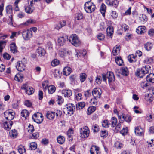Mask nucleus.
<instances>
[{
	"label": "nucleus",
	"instance_id": "5",
	"mask_svg": "<svg viewBox=\"0 0 154 154\" xmlns=\"http://www.w3.org/2000/svg\"><path fill=\"white\" fill-rule=\"evenodd\" d=\"M80 133L82 137H88L89 134V130L88 127L87 126H85L83 128H81Z\"/></svg>",
	"mask_w": 154,
	"mask_h": 154
},
{
	"label": "nucleus",
	"instance_id": "35",
	"mask_svg": "<svg viewBox=\"0 0 154 154\" xmlns=\"http://www.w3.org/2000/svg\"><path fill=\"white\" fill-rule=\"evenodd\" d=\"M118 119H119V122L118 124H116V126L115 127L116 128V129L119 130L120 129L121 127V123H122L123 122H122V116H118Z\"/></svg>",
	"mask_w": 154,
	"mask_h": 154
},
{
	"label": "nucleus",
	"instance_id": "32",
	"mask_svg": "<svg viewBox=\"0 0 154 154\" xmlns=\"http://www.w3.org/2000/svg\"><path fill=\"white\" fill-rule=\"evenodd\" d=\"M115 61L116 64L119 66H122L123 63V60L120 56L115 58Z\"/></svg>",
	"mask_w": 154,
	"mask_h": 154
},
{
	"label": "nucleus",
	"instance_id": "55",
	"mask_svg": "<svg viewBox=\"0 0 154 154\" xmlns=\"http://www.w3.org/2000/svg\"><path fill=\"white\" fill-rule=\"evenodd\" d=\"M59 61L57 59L52 60L51 63V65L53 66H55L59 64Z\"/></svg>",
	"mask_w": 154,
	"mask_h": 154
},
{
	"label": "nucleus",
	"instance_id": "63",
	"mask_svg": "<svg viewBox=\"0 0 154 154\" xmlns=\"http://www.w3.org/2000/svg\"><path fill=\"white\" fill-rule=\"evenodd\" d=\"M24 105L28 107L32 106V103L29 100H26L24 102Z\"/></svg>",
	"mask_w": 154,
	"mask_h": 154
},
{
	"label": "nucleus",
	"instance_id": "8",
	"mask_svg": "<svg viewBox=\"0 0 154 154\" xmlns=\"http://www.w3.org/2000/svg\"><path fill=\"white\" fill-rule=\"evenodd\" d=\"M66 108L68 114L71 116L73 114L75 109L73 104L70 103L67 104L66 106Z\"/></svg>",
	"mask_w": 154,
	"mask_h": 154
},
{
	"label": "nucleus",
	"instance_id": "37",
	"mask_svg": "<svg viewBox=\"0 0 154 154\" xmlns=\"http://www.w3.org/2000/svg\"><path fill=\"white\" fill-rule=\"evenodd\" d=\"M120 46L119 45H116L113 48L112 53L114 56L117 55L120 50Z\"/></svg>",
	"mask_w": 154,
	"mask_h": 154
},
{
	"label": "nucleus",
	"instance_id": "12",
	"mask_svg": "<svg viewBox=\"0 0 154 154\" xmlns=\"http://www.w3.org/2000/svg\"><path fill=\"white\" fill-rule=\"evenodd\" d=\"M99 149V148L97 146L93 145L90 149V153L91 154H100Z\"/></svg>",
	"mask_w": 154,
	"mask_h": 154
},
{
	"label": "nucleus",
	"instance_id": "33",
	"mask_svg": "<svg viewBox=\"0 0 154 154\" xmlns=\"http://www.w3.org/2000/svg\"><path fill=\"white\" fill-rule=\"evenodd\" d=\"M66 24V22L65 20H63L62 22L56 25L55 26L56 29L59 30L62 27L64 26Z\"/></svg>",
	"mask_w": 154,
	"mask_h": 154
},
{
	"label": "nucleus",
	"instance_id": "2",
	"mask_svg": "<svg viewBox=\"0 0 154 154\" xmlns=\"http://www.w3.org/2000/svg\"><path fill=\"white\" fill-rule=\"evenodd\" d=\"M69 41L72 45L75 46H78L81 42L78 36L75 34H72L68 38Z\"/></svg>",
	"mask_w": 154,
	"mask_h": 154
},
{
	"label": "nucleus",
	"instance_id": "6",
	"mask_svg": "<svg viewBox=\"0 0 154 154\" xmlns=\"http://www.w3.org/2000/svg\"><path fill=\"white\" fill-rule=\"evenodd\" d=\"M32 32L29 30H24L22 33L23 39L25 40H28L32 36Z\"/></svg>",
	"mask_w": 154,
	"mask_h": 154
},
{
	"label": "nucleus",
	"instance_id": "64",
	"mask_svg": "<svg viewBox=\"0 0 154 154\" xmlns=\"http://www.w3.org/2000/svg\"><path fill=\"white\" fill-rule=\"evenodd\" d=\"M77 75H72L69 77L70 81L72 82L75 81L76 80Z\"/></svg>",
	"mask_w": 154,
	"mask_h": 154
},
{
	"label": "nucleus",
	"instance_id": "47",
	"mask_svg": "<svg viewBox=\"0 0 154 154\" xmlns=\"http://www.w3.org/2000/svg\"><path fill=\"white\" fill-rule=\"evenodd\" d=\"M87 75L85 73H81L80 75V80L81 82H83L85 80Z\"/></svg>",
	"mask_w": 154,
	"mask_h": 154
},
{
	"label": "nucleus",
	"instance_id": "42",
	"mask_svg": "<svg viewBox=\"0 0 154 154\" xmlns=\"http://www.w3.org/2000/svg\"><path fill=\"white\" fill-rule=\"evenodd\" d=\"M145 99L146 101L151 102L152 101L153 99L151 94H147L145 95Z\"/></svg>",
	"mask_w": 154,
	"mask_h": 154
},
{
	"label": "nucleus",
	"instance_id": "9",
	"mask_svg": "<svg viewBox=\"0 0 154 154\" xmlns=\"http://www.w3.org/2000/svg\"><path fill=\"white\" fill-rule=\"evenodd\" d=\"M15 113L14 112L6 111L4 113V116L6 119L9 121L13 119Z\"/></svg>",
	"mask_w": 154,
	"mask_h": 154
},
{
	"label": "nucleus",
	"instance_id": "11",
	"mask_svg": "<svg viewBox=\"0 0 154 154\" xmlns=\"http://www.w3.org/2000/svg\"><path fill=\"white\" fill-rule=\"evenodd\" d=\"M16 68L19 71H24L25 68V63H23L22 61H19L17 63Z\"/></svg>",
	"mask_w": 154,
	"mask_h": 154
},
{
	"label": "nucleus",
	"instance_id": "51",
	"mask_svg": "<svg viewBox=\"0 0 154 154\" xmlns=\"http://www.w3.org/2000/svg\"><path fill=\"white\" fill-rule=\"evenodd\" d=\"M6 12L7 14L12 15V9L11 5H9L6 7Z\"/></svg>",
	"mask_w": 154,
	"mask_h": 154
},
{
	"label": "nucleus",
	"instance_id": "25",
	"mask_svg": "<svg viewBox=\"0 0 154 154\" xmlns=\"http://www.w3.org/2000/svg\"><path fill=\"white\" fill-rule=\"evenodd\" d=\"M25 12L28 14H31L32 13L34 10V8L32 6L28 5L27 6H25Z\"/></svg>",
	"mask_w": 154,
	"mask_h": 154
},
{
	"label": "nucleus",
	"instance_id": "13",
	"mask_svg": "<svg viewBox=\"0 0 154 154\" xmlns=\"http://www.w3.org/2000/svg\"><path fill=\"white\" fill-rule=\"evenodd\" d=\"M106 2L108 5L114 6L115 8L117 7L119 3L117 0H106Z\"/></svg>",
	"mask_w": 154,
	"mask_h": 154
},
{
	"label": "nucleus",
	"instance_id": "43",
	"mask_svg": "<svg viewBox=\"0 0 154 154\" xmlns=\"http://www.w3.org/2000/svg\"><path fill=\"white\" fill-rule=\"evenodd\" d=\"M6 41H0V53H2L3 49L6 45Z\"/></svg>",
	"mask_w": 154,
	"mask_h": 154
},
{
	"label": "nucleus",
	"instance_id": "54",
	"mask_svg": "<svg viewBox=\"0 0 154 154\" xmlns=\"http://www.w3.org/2000/svg\"><path fill=\"white\" fill-rule=\"evenodd\" d=\"M92 129L94 132L96 133L99 131V126L97 124L94 125L92 126Z\"/></svg>",
	"mask_w": 154,
	"mask_h": 154
},
{
	"label": "nucleus",
	"instance_id": "38",
	"mask_svg": "<svg viewBox=\"0 0 154 154\" xmlns=\"http://www.w3.org/2000/svg\"><path fill=\"white\" fill-rule=\"evenodd\" d=\"M96 110V107L91 106L89 107L87 109V114L89 115L94 112Z\"/></svg>",
	"mask_w": 154,
	"mask_h": 154
},
{
	"label": "nucleus",
	"instance_id": "26",
	"mask_svg": "<svg viewBox=\"0 0 154 154\" xmlns=\"http://www.w3.org/2000/svg\"><path fill=\"white\" fill-rule=\"evenodd\" d=\"M71 72V69L68 67H65L63 70V74L66 76L69 75Z\"/></svg>",
	"mask_w": 154,
	"mask_h": 154
},
{
	"label": "nucleus",
	"instance_id": "56",
	"mask_svg": "<svg viewBox=\"0 0 154 154\" xmlns=\"http://www.w3.org/2000/svg\"><path fill=\"white\" fill-rule=\"evenodd\" d=\"M97 98L94 97L92 99H91L90 103L94 105H96L97 104Z\"/></svg>",
	"mask_w": 154,
	"mask_h": 154
},
{
	"label": "nucleus",
	"instance_id": "29",
	"mask_svg": "<svg viewBox=\"0 0 154 154\" xmlns=\"http://www.w3.org/2000/svg\"><path fill=\"white\" fill-rule=\"evenodd\" d=\"M146 79L147 82L154 83V74H150L146 76Z\"/></svg>",
	"mask_w": 154,
	"mask_h": 154
},
{
	"label": "nucleus",
	"instance_id": "28",
	"mask_svg": "<svg viewBox=\"0 0 154 154\" xmlns=\"http://www.w3.org/2000/svg\"><path fill=\"white\" fill-rule=\"evenodd\" d=\"M18 133L17 131L15 129L12 130L9 132V135L10 137L12 138H15L17 136Z\"/></svg>",
	"mask_w": 154,
	"mask_h": 154
},
{
	"label": "nucleus",
	"instance_id": "50",
	"mask_svg": "<svg viewBox=\"0 0 154 154\" xmlns=\"http://www.w3.org/2000/svg\"><path fill=\"white\" fill-rule=\"evenodd\" d=\"M108 133L107 130H102L100 133V135L101 137H103V138L106 137L108 135Z\"/></svg>",
	"mask_w": 154,
	"mask_h": 154
},
{
	"label": "nucleus",
	"instance_id": "4",
	"mask_svg": "<svg viewBox=\"0 0 154 154\" xmlns=\"http://www.w3.org/2000/svg\"><path fill=\"white\" fill-rule=\"evenodd\" d=\"M148 71L146 70V68L143 67L141 69H137L136 72V75L137 76L142 78L146 74L148 73Z\"/></svg>",
	"mask_w": 154,
	"mask_h": 154
},
{
	"label": "nucleus",
	"instance_id": "40",
	"mask_svg": "<svg viewBox=\"0 0 154 154\" xmlns=\"http://www.w3.org/2000/svg\"><path fill=\"white\" fill-rule=\"evenodd\" d=\"M85 105V103L84 102H79L76 105V108L77 109H83Z\"/></svg>",
	"mask_w": 154,
	"mask_h": 154
},
{
	"label": "nucleus",
	"instance_id": "58",
	"mask_svg": "<svg viewBox=\"0 0 154 154\" xmlns=\"http://www.w3.org/2000/svg\"><path fill=\"white\" fill-rule=\"evenodd\" d=\"M95 82L98 84H100L102 82L101 77L100 76H97L96 77Z\"/></svg>",
	"mask_w": 154,
	"mask_h": 154
},
{
	"label": "nucleus",
	"instance_id": "31",
	"mask_svg": "<svg viewBox=\"0 0 154 154\" xmlns=\"http://www.w3.org/2000/svg\"><path fill=\"white\" fill-rule=\"evenodd\" d=\"M83 14L82 13H77L75 15V20H80L83 19Z\"/></svg>",
	"mask_w": 154,
	"mask_h": 154
},
{
	"label": "nucleus",
	"instance_id": "22",
	"mask_svg": "<svg viewBox=\"0 0 154 154\" xmlns=\"http://www.w3.org/2000/svg\"><path fill=\"white\" fill-rule=\"evenodd\" d=\"M110 124L112 128H114L116 126V124L118 123V120L117 119L114 117H112L110 121Z\"/></svg>",
	"mask_w": 154,
	"mask_h": 154
},
{
	"label": "nucleus",
	"instance_id": "45",
	"mask_svg": "<svg viewBox=\"0 0 154 154\" xmlns=\"http://www.w3.org/2000/svg\"><path fill=\"white\" fill-rule=\"evenodd\" d=\"M17 149L18 152L20 154H22L23 153L25 152L26 151L25 148L21 145H20L18 146Z\"/></svg>",
	"mask_w": 154,
	"mask_h": 154
},
{
	"label": "nucleus",
	"instance_id": "44",
	"mask_svg": "<svg viewBox=\"0 0 154 154\" xmlns=\"http://www.w3.org/2000/svg\"><path fill=\"white\" fill-rule=\"evenodd\" d=\"M139 19L141 22L143 23H145L147 20V17L144 14L140 15L139 17Z\"/></svg>",
	"mask_w": 154,
	"mask_h": 154
},
{
	"label": "nucleus",
	"instance_id": "48",
	"mask_svg": "<svg viewBox=\"0 0 154 154\" xmlns=\"http://www.w3.org/2000/svg\"><path fill=\"white\" fill-rule=\"evenodd\" d=\"M29 114V113L28 111L26 109L23 110L21 113V116L25 118L28 116Z\"/></svg>",
	"mask_w": 154,
	"mask_h": 154
},
{
	"label": "nucleus",
	"instance_id": "36",
	"mask_svg": "<svg viewBox=\"0 0 154 154\" xmlns=\"http://www.w3.org/2000/svg\"><path fill=\"white\" fill-rule=\"evenodd\" d=\"M153 47V44L150 42H148L144 45V47L147 51H150Z\"/></svg>",
	"mask_w": 154,
	"mask_h": 154
},
{
	"label": "nucleus",
	"instance_id": "14",
	"mask_svg": "<svg viewBox=\"0 0 154 154\" xmlns=\"http://www.w3.org/2000/svg\"><path fill=\"white\" fill-rule=\"evenodd\" d=\"M134 132L136 135L142 136L144 134V130L140 127L137 126L135 128Z\"/></svg>",
	"mask_w": 154,
	"mask_h": 154
},
{
	"label": "nucleus",
	"instance_id": "61",
	"mask_svg": "<svg viewBox=\"0 0 154 154\" xmlns=\"http://www.w3.org/2000/svg\"><path fill=\"white\" fill-rule=\"evenodd\" d=\"M140 85L142 88L145 89L148 86L147 82L146 81H143L141 83Z\"/></svg>",
	"mask_w": 154,
	"mask_h": 154
},
{
	"label": "nucleus",
	"instance_id": "18",
	"mask_svg": "<svg viewBox=\"0 0 154 154\" xmlns=\"http://www.w3.org/2000/svg\"><path fill=\"white\" fill-rule=\"evenodd\" d=\"M120 116H122V119L123 122L124 120L128 123H129L131 122L132 118L130 116L128 115H125L124 114Z\"/></svg>",
	"mask_w": 154,
	"mask_h": 154
},
{
	"label": "nucleus",
	"instance_id": "52",
	"mask_svg": "<svg viewBox=\"0 0 154 154\" xmlns=\"http://www.w3.org/2000/svg\"><path fill=\"white\" fill-rule=\"evenodd\" d=\"M55 112L56 113V116L57 118L59 119L61 117L62 112L60 110H56Z\"/></svg>",
	"mask_w": 154,
	"mask_h": 154
},
{
	"label": "nucleus",
	"instance_id": "21",
	"mask_svg": "<svg viewBox=\"0 0 154 154\" xmlns=\"http://www.w3.org/2000/svg\"><path fill=\"white\" fill-rule=\"evenodd\" d=\"M46 116L48 119L50 120H53L55 116V112L51 111H48L46 113Z\"/></svg>",
	"mask_w": 154,
	"mask_h": 154
},
{
	"label": "nucleus",
	"instance_id": "24",
	"mask_svg": "<svg viewBox=\"0 0 154 154\" xmlns=\"http://www.w3.org/2000/svg\"><path fill=\"white\" fill-rule=\"evenodd\" d=\"M11 51L13 53H17V47L16 44L14 43L11 44L10 46Z\"/></svg>",
	"mask_w": 154,
	"mask_h": 154
},
{
	"label": "nucleus",
	"instance_id": "27",
	"mask_svg": "<svg viewBox=\"0 0 154 154\" xmlns=\"http://www.w3.org/2000/svg\"><path fill=\"white\" fill-rule=\"evenodd\" d=\"M137 57V55H135L133 54L129 55L128 57V60L131 63L136 62L137 60L136 58Z\"/></svg>",
	"mask_w": 154,
	"mask_h": 154
},
{
	"label": "nucleus",
	"instance_id": "17",
	"mask_svg": "<svg viewBox=\"0 0 154 154\" xmlns=\"http://www.w3.org/2000/svg\"><path fill=\"white\" fill-rule=\"evenodd\" d=\"M3 124L4 128L8 131H9L13 123L11 121H6Z\"/></svg>",
	"mask_w": 154,
	"mask_h": 154
},
{
	"label": "nucleus",
	"instance_id": "46",
	"mask_svg": "<svg viewBox=\"0 0 154 154\" xmlns=\"http://www.w3.org/2000/svg\"><path fill=\"white\" fill-rule=\"evenodd\" d=\"M106 7L105 5L104 4H102L100 8V11L101 13L102 14L103 16H105V14L106 11Z\"/></svg>",
	"mask_w": 154,
	"mask_h": 154
},
{
	"label": "nucleus",
	"instance_id": "15",
	"mask_svg": "<svg viewBox=\"0 0 154 154\" xmlns=\"http://www.w3.org/2000/svg\"><path fill=\"white\" fill-rule=\"evenodd\" d=\"M67 39V36H66L59 37L57 41L58 45L60 46L63 45Z\"/></svg>",
	"mask_w": 154,
	"mask_h": 154
},
{
	"label": "nucleus",
	"instance_id": "20",
	"mask_svg": "<svg viewBox=\"0 0 154 154\" xmlns=\"http://www.w3.org/2000/svg\"><path fill=\"white\" fill-rule=\"evenodd\" d=\"M146 27L144 26H140L136 29V32L138 34H142L145 32Z\"/></svg>",
	"mask_w": 154,
	"mask_h": 154
},
{
	"label": "nucleus",
	"instance_id": "53",
	"mask_svg": "<svg viewBox=\"0 0 154 154\" xmlns=\"http://www.w3.org/2000/svg\"><path fill=\"white\" fill-rule=\"evenodd\" d=\"M37 147V144L35 142L31 143L30 144V147L32 150H34Z\"/></svg>",
	"mask_w": 154,
	"mask_h": 154
},
{
	"label": "nucleus",
	"instance_id": "62",
	"mask_svg": "<svg viewBox=\"0 0 154 154\" xmlns=\"http://www.w3.org/2000/svg\"><path fill=\"white\" fill-rule=\"evenodd\" d=\"M3 57L4 59L9 60L11 58V56L7 53H5L3 54Z\"/></svg>",
	"mask_w": 154,
	"mask_h": 154
},
{
	"label": "nucleus",
	"instance_id": "10",
	"mask_svg": "<svg viewBox=\"0 0 154 154\" xmlns=\"http://www.w3.org/2000/svg\"><path fill=\"white\" fill-rule=\"evenodd\" d=\"M92 93L94 97L100 98L102 94V91L100 88H95L93 90Z\"/></svg>",
	"mask_w": 154,
	"mask_h": 154
},
{
	"label": "nucleus",
	"instance_id": "49",
	"mask_svg": "<svg viewBox=\"0 0 154 154\" xmlns=\"http://www.w3.org/2000/svg\"><path fill=\"white\" fill-rule=\"evenodd\" d=\"M110 123H109V121L107 120H105L103 121L102 122V126L105 128H109Z\"/></svg>",
	"mask_w": 154,
	"mask_h": 154
},
{
	"label": "nucleus",
	"instance_id": "41",
	"mask_svg": "<svg viewBox=\"0 0 154 154\" xmlns=\"http://www.w3.org/2000/svg\"><path fill=\"white\" fill-rule=\"evenodd\" d=\"M122 74L123 75L127 76L129 74V71L127 67H123L121 69Z\"/></svg>",
	"mask_w": 154,
	"mask_h": 154
},
{
	"label": "nucleus",
	"instance_id": "57",
	"mask_svg": "<svg viewBox=\"0 0 154 154\" xmlns=\"http://www.w3.org/2000/svg\"><path fill=\"white\" fill-rule=\"evenodd\" d=\"M58 104H60L63 102L64 99L63 97L60 96H58L57 97Z\"/></svg>",
	"mask_w": 154,
	"mask_h": 154
},
{
	"label": "nucleus",
	"instance_id": "60",
	"mask_svg": "<svg viewBox=\"0 0 154 154\" xmlns=\"http://www.w3.org/2000/svg\"><path fill=\"white\" fill-rule=\"evenodd\" d=\"M41 0H28V4L29 5L32 6L34 4L35 2H38L40 1Z\"/></svg>",
	"mask_w": 154,
	"mask_h": 154
},
{
	"label": "nucleus",
	"instance_id": "16",
	"mask_svg": "<svg viewBox=\"0 0 154 154\" xmlns=\"http://www.w3.org/2000/svg\"><path fill=\"white\" fill-rule=\"evenodd\" d=\"M106 32L107 36L112 38L114 32L113 27L112 26H109L106 29Z\"/></svg>",
	"mask_w": 154,
	"mask_h": 154
},
{
	"label": "nucleus",
	"instance_id": "34",
	"mask_svg": "<svg viewBox=\"0 0 154 154\" xmlns=\"http://www.w3.org/2000/svg\"><path fill=\"white\" fill-rule=\"evenodd\" d=\"M48 91L49 93L52 94L54 93L56 90L55 87L53 85H51L48 86H47Z\"/></svg>",
	"mask_w": 154,
	"mask_h": 154
},
{
	"label": "nucleus",
	"instance_id": "19",
	"mask_svg": "<svg viewBox=\"0 0 154 154\" xmlns=\"http://www.w3.org/2000/svg\"><path fill=\"white\" fill-rule=\"evenodd\" d=\"M107 78L108 79L109 83L114 81L115 80V76L113 73L112 72H109L107 73Z\"/></svg>",
	"mask_w": 154,
	"mask_h": 154
},
{
	"label": "nucleus",
	"instance_id": "23",
	"mask_svg": "<svg viewBox=\"0 0 154 154\" xmlns=\"http://www.w3.org/2000/svg\"><path fill=\"white\" fill-rule=\"evenodd\" d=\"M62 93L64 94L65 97H69L72 96V91L69 89H66L63 90L62 91Z\"/></svg>",
	"mask_w": 154,
	"mask_h": 154
},
{
	"label": "nucleus",
	"instance_id": "59",
	"mask_svg": "<svg viewBox=\"0 0 154 154\" xmlns=\"http://www.w3.org/2000/svg\"><path fill=\"white\" fill-rule=\"evenodd\" d=\"M20 0H16L14 6H15V10L16 11H18L19 10V9L18 7V4Z\"/></svg>",
	"mask_w": 154,
	"mask_h": 154
},
{
	"label": "nucleus",
	"instance_id": "1",
	"mask_svg": "<svg viewBox=\"0 0 154 154\" xmlns=\"http://www.w3.org/2000/svg\"><path fill=\"white\" fill-rule=\"evenodd\" d=\"M96 8L94 3L90 0L85 2L84 5V8L85 11L88 13H91L93 12Z\"/></svg>",
	"mask_w": 154,
	"mask_h": 154
},
{
	"label": "nucleus",
	"instance_id": "39",
	"mask_svg": "<svg viewBox=\"0 0 154 154\" xmlns=\"http://www.w3.org/2000/svg\"><path fill=\"white\" fill-rule=\"evenodd\" d=\"M57 140L59 144H62L64 142L65 139L63 136L59 135L57 138Z\"/></svg>",
	"mask_w": 154,
	"mask_h": 154
},
{
	"label": "nucleus",
	"instance_id": "3",
	"mask_svg": "<svg viewBox=\"0 0 154 154\" xmlns=\"http://www.w3.org/2000/svg\"><path fill=\"white\" fill-rule=\"evenodd\" d=\"M33 121L37 123H41L43 120V116L42 114L39 112L34 114L32 117Z\"/></svg>",
	"mask_w": 154,
	"mask_h": 154
},
{
	"label": "nucleus",
	"instance_id": "30",
	"mask_svg": "<svg viewBox=\"0 0 154 154\" xmlns=\"http://www.w3.org/2000/svg\"><path fill=\"white\" fill-rule=\"evenodd\" d=\"M37 52L40 57L44 56L45 54V50L41 47L37 49Z\"/></svg>",
	"mask_w": 154,
	"mask_h": 154
},
{
	"label": "nucleus",
	"instance_id": "7",
	"mask_svg": "<svg viewBox=\"0 0 154 154\" xmlns=\"http://www.w3.org/2000/svg\"><path fill=\"white\" fill-rule=\"evenodd\" d=\"M71 52L68 49L63 48L60 50L59 55L62 58H63L65 56L70 55Z\"/></svg>",
	"mask_w": 154,
	"mask_h": 154
}]
</instances>
